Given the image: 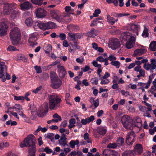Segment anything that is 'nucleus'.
<instances>
[{"label":"nucleus","instance_id":"obj_9","mask_svg":"<svg viewBox=\"0 0 156 156\" xmlns=\"http://www.w3.org/2000/svg\"><path fill=\"white\" fill-rule=\"evenodd\" d=\"M8 26L7 24L3 22L0 23V36L3 37L7 34Z\"/></svg>","mask_w":156,"mask_h":156},{"label":"nucleus","instance_id":"obj_51","mask_svg":"<svg viewBox=\"0 0 156 156\" xmlns=\"http://www.w3.org/2000/svg\"><path fill=\"white\" fill-rule=\"evenodd\" d=\"M34 68L36 70L37 73H40L42 72V69L40 66H34Z\"/></svg>","mask_w":156,"mask_h":156},{"label":"nucleus","instance_id":"obj_29","mask_svg":"<svg viewBox=\"0 0 156 156\" xmlns=\"http://www.w3.org/2000/svg\"><path fill=\"white\" fill-rule=\"evenodd\" d=\"M37 26L39 28L42 30H47L46 23L40 22L38 23Z\"/></svg>","mask_w":156,"mask_h":156},{"label":"nucleus","instance_id":"obj_23","mask_svg":"<svg viewBox=\"0 0 156 156\" xmlns=\"http://www.w3.org/2000/svg\"><path fill=\"white\" fill-rule=\"evenodd\" d=\"M129 15V13H119L115 12H112L111 14V16H112L117 18L126 16Z\"/></svg>","mask_w":156,"mask_h":156},{"label":"nucleus","instance_id":"obj_30","mask_svg":"<svg viewBox=\"0 0 156 156\" xmlns=\"http://www.w3.org/2000/svg\"><path fill=\"white\" fill-rule=\"evenodd\" d=\"M97 131L100 135L103 136L106 133L107 130L104 127H100L98 128Z\"/></svg>","mask_w":156,"mask_h":156},{"label":"nucleus","instance_id":"obj_59","mask_svg":"<svg viewBox=\"0 0 156 156\" xmlns=\"http://www.w3.org/2000/svg\"><path fill=\"white\" fill-rule=\"evenodd\" d=\"M14 99L16 101L23 100H24V98L22 96H14Z\"/></svg>","mask_w":156,"mask_h":156},{"label":"nucleus","instance_id":"obj_49","mask_svg":"<svg viewBox=\"0 0 156 156\" xmlns=\"http://www.w3.org/2000/svg\"><path fill=\"white\" fill-rule=\"evenodd\" d=\"M117 146V144L115 143H109L107 147L109 148H115Z\"/></svg>","mask_w":156,"mask_h":156},{"label":"nucleus","instance_id":"obj_41","mask_svg":"<svg viewBox=\"0 0 156 156\" xmlns=\"http://www.w3.org/2000/svg\"><path fill=\"white\" fill-rule=\"evenodd\" d=\"M98 79L96 77L92 78L90 80V81L93 85H97L98 83Z\"/></svg>","mask_w":156,"mask_h":156},{"label":"nucleus","instance_id":"obj_56","mask_svg":"<svg viewBox=\"0 0 156 156\" xmlns=\"http://www.w3.org/2000/svg\"><path fill=\"white\" fill-rule=\"evenodd\" d=\"M101 13V10L99 9H97L95 10L93 14V16L94 17L98 16L99 14Z\"/></svg>","mask_w":156,"mask_h":156},{"label":"nucleus","instance_id":"obj_17","mask_svg":"<svg viewBox=\"0 0 156 156\" xmlns=\"http://www.w3.org/2000/svg\"><path fill=\"white\" fill-rule=\"evenodd\" d=\"M111 44L113 47V49H115L120 47V44L118 39L114 38L111 40Z\"/></svg>","mask_w":156,"mask_h":156},{"label":"nucleus","instance_id":"obj_40","mask_svg":"<svg viewBox=\"0 0 156 156\" xmlns=\"http://www.w3.org/2000/svg\"><path fill=\"white\" fill-rule=\"evenodd\" d=\"M125 125H126V126H128L127 127L124 126L125 128L127 129H130V130L133 129V126H132V123L130 122V120L128 121V123H125Z\"/></svg>","mask_w":156,"mask_h":156},{"label":"nucleus","instance_id":"obj_11","mask_svg":"<svg viewBox=\"0 0 156 156\" xmlns=\"http://www.w3.org/2000/svg\"><path fill=\"white\" fill-rule=\"evenodd\" d=\"M132 123L133 127L140 128L142 126L141 120L139 117H136L134 118L132 120Z\"/></svg>","mask_w":156,"mask_h":156},{"label":"nucleus","instance_id":"obj_64","mask_svg":"<svg viewBox=\"0 0 156 156\" xmlns=\"http://www.w3.org/2000/svg\"><path fill=\"white\" fill-rule=\"evenodd\" d=\"M42 88V87L41 86H40L39 87H37L36 89H34L32 91L35 94L37 93Z\"/></svg>","mask_w":156,"mask_h":156},{"label":"nucleus","instance_id":"obj_36","mask_svg":"<svg viewBox=\"0 0 156 156\" xmlns=\"http://www.w3.org/2000/svg\"><path fill=\"white\" fill-rule=\"evenodd\" d=\"M84 139L86 141L87 143H91L92 140L89 137V135L87 133H85L84 134Z\"/></svg>","mask_w":156,"mask_h":156},{"label":"nucleus","instance_id":"obj_37","mask_svg":"<svg viewBox=\"0 0 156 156\" xmlns=\"http://www.w3.org/2000/svg\"><path fill=\"white\" fill-rule=\"evenodd\" d=\"M87 34L88 36L92 37H94L97 35L94 28L92 29L90 31L88 32Z\"/></svg>","mask_w":156,"mask_h":156},{"label":"nucleus","instance_id":"obj_21","mask_svg":"<svg viewBox=\"0 0 156 156\" xmlns=\"http://www.w3.org/2000/svg\"><path fill=\"white\" fill-rule=\"evenodd\" d=\"M147 51L145 49L140 48L136 49L134 51L133 55L135 56L141 55L145 53Z\"/></svg>","mask_w":156,"mask_h":156},{"label":"nucleus","instance_id":"obj_20","mask_svg":"<svg viewBox=\"0 0 156 156\" xmlns=\"http://www.w3.org/2000/svg\"><path fill=\"white\" fill-rule=\"evenodd\" d=\"M135 153L139 155L141 154L143 152V148L142 145L140 144H137L134 147Z\"/></svg>","mask_w":156,"mask_h":156},{"label":"nucleus","instance_id":"obj_43","mask_svg":"<svg viewBox=\"0 0 156 156\" xmlns=\"http://www.w3.org/2000/svg\"><path fill=\"white\" fill-rule=\"evenodd\" d=\"M51 46L50 44H48L47 46L45 48V52L47 54H49L50 52L52 51Z\"/></svg>","mask_w":156,"mask_h":156},{"label":"nucleus","instance_id":"obj_3","mask_svg":"<svg viewBox=\"0 0 156 156\" xmlns=\"http://www.w3.org/2000/svg\"><path fill=\"white\" fill-rule=\"evenodd\" d=\"M10 37L13 41H18L20 40L21 34L18 28L12 29L10 33Z\"/></svg>","mask_w":156,"mask_h":156},{"label":"nucleus","instance_id":"obj_34","mask_svg":"<svg viewBox=\"0 0 156 156\" xmlns=\"http://www.w3.org/2000/svg\"><path fill=\"white\" fill-rule=\"evenodd\" d=\"M149 48L151 51H154L156 50V41H153L151 42L149 45Z\"/></svg>","mask_w":156,"mask_h":156},{"label":"nucleus","instance_id":"obj_60","mask_svg":"<svg viewBox=\"0 0 156 156\" xmlns=\"http://www.w3.org/2000/svg\"><path fill=\"white\" fill-rule=\"evenodd\" d=\"M92 64L95 67L98 68H101V65L100 64H98L97 62L94 61L92 62Z\"/></svg>","mask_w":156,"mask_h":156},{"label":"nucleus","instance_id":"obj_31","mask_svg":"<svg viewBox=\"0 0 156 156\" xmlns=\"http://www.w3.org/2000/svg\"><path fill=\"white\" fill-rule=\"evenodd\" d=\"M144 29L142 34V36L144 37H147L149 36L148 29L145 25L144 26Z\"/></svg>","mask_w":156,"mask_h":156},{"label":"nucleus","instance_id":"obj_28","mask_svg":"<svg viewBox=\"0 0 156 156\" xmlns=\"http://www.w3.org/2000/svg\"><path fill=\"white\" fill-rule=\"evenodd\" d=\"M129 120L128 119V115H124L122 117L121 122L123 126H125L126 127H127L125 125V123H128Z\"/></svg>","mask_w":156,"mask_h":156},{"label":"nucleus","instance_id":"obj_8","mask_svg":"<svg viewBox=\"0 0 156 156\" xmlns=\"http://www.w3.org/2000/svg\"><path fill=\"white\" fill-rule=\"evenodd\" d=\"M134 37L129 32L126 31L121 34L120 36V39L122 42H123L127 41Z\"/></svg>","mask_w":156,"mask_h":156},{"label":"nucleus","instance_id":"obj_27","mask_svg":"<svg viewBox=\"0 0 156 156\" xmlns=\"http://www.w3.org/2000/svg\"><path fill=\"white\" fill-rule=\"evenodd\" d=\"M80 142L78 140H71L69 143V145L72 148H74L76 145H78L79 144Z\"/></svg>","mask_w":156,"mask_h":156},{"label":"nucleus","instance_id":"obj_7","mask_svg":"<svg viewBox=\"0 0 156 156\" xmlns=\"http://www.w3.org/2000/svg\"><path fill=\"white\" fill-rule=\"evenodd\" d=\"M34 12L36 17L38 18H43L47 15V11L43 8H37Z\"/></svg>","mask_w":156,"mask_h":156},{"label":"nucleus","instance_id":"obj_61","mask_svg":"<svg viewBox=\"0 0 156 156\" xmlns=\"http://www.w3.org/2000/svg\"><path fill=\"white\" fill-rule=\"evenodd\" d=\"M81 82L80 80H79L77 82V84L75 87V88L77 89L78 90H80L81 88L80 87Z\"/></svg>","mask_w":156,"mask_h":156},{"label":"nucleus","instance_id":"obj_54","mask_svg":"<svg viewBox=\"0 0 156 156\" xmlns=\"http://www.w3.org/2000/svg\"><path fill=\"white\" fill-rule=\"evenodd\" d=\"M57 37H59L62 40H64L66 38V35L64 33L60 34L59 35L57 36Z\"/></svg>","mask_w":156,"mask_h":156},{"label":"nucleus","instance_id":"obj_55","mask_svg":"<svg viewBox=\"0 0 156 156\" xmlns=\"http://www.w3.org/2000/svg\"><path fill=\"white\" fill-rule=\"evenodd\" d=\"M13 108L16 109V111L22 110V106L19 104H15L13 107Z\"/></svg>","mask_w":156,"mask_h":156},{"label":"nucleus","instance_id":"obj_22","mask_svg":"<svg viewBox=\"0 0 156 156\" xmlns=\"http://www.w3.org/2000/svg\"><path fill=\"white\" fill-rule=\"evenodd\" d=\"M135 136V134L134 132L131 131L129 132L126 138V144H129V139H134Z\"/></svg>","mask_w":156,"mask_h":156},{"label":"nucleus","instance_id":"obj_2","mask_svg":"<svg viewBox=\"0 0 156 156\" xmlns=\"http://www.w3.org/2000/svg\"><path fill=\"white\" fill-rule=\"evenodd\" d=\"M16 5L14 3H5L3 6V13L6 15L14 14L15 13Z\"/></svg>","mask_w":156,"mask_h":156},{"label":"nucleus","instance_id":"obj_5","mask_svg":"<svg viewBox=\"0 0 156 156\" xmlns=\"http://www.w3.org/2000/svg\"><path fill=\"white\" fill-rule=\"evenodd\" d=\"M140 29V25L137 23H130L127 26V29L130 30L133 32L136 33V34L138 35L139 31Z\"/></svg>","mask_w":156,"mask_h":156},{"label":"nucleus","instance_id":"obj_63","mask_svg":"<svg viewBox=\"0 0 156 156\" xmlns=\"http://www.w3.org/2000/svg\"><path fill=\"white\" fill-rule=\"evenodd\" d=\"M44 151L48 154H51L52 152V151L48 147H46L44 149Z\"/></svg>","mask_w":156,"mask_h":156},{"label":"nucleus","instance_id":"obj_38","mask_svg":"<svg viewBox=\"0 0 156 156\" xmlns=\"http://www.w3.org/2000/svg\"><path fill=\"white\" fill-rule=\"evenodd\" d=\"M76 37V34L72 33H69L68 34V38H69L70 41L75 42Z\"/></svg>","mask_w":156,"mask_h":156},{"label":"nucleus","instance_id":"obj_39","mask_svg":"<svg viewBox=\"0 0 156 156\" xmlns=\"http://www.w3.org/2000/svg\"><path fill=\"white\" fill-rule=\"evenodd\" d=\"M46 138L50 139L52 142L54 140V135L52 133H48L46 135Z\"/></svg>","mask_w":156,"mask_h":156},{"label":"nucleus","instance_id":"obj_25","mask_svg":"<svg viewBox=\"0 0 156 156\" xmlns=\"http://www.w3.org/2000/svg\"><path fill=\"white\" fill-rule=\"evenodd\" d=\"M7 72V68L5 65V63L3 62H2L0 60V72Z\"/></svg>","mask_w":156,"mask_h":156},{"label":"nucleus","instance_id":"obj_24","mask_svg":"<svg viewBox=\"0 0 156 156\" xmlns=\"http://www.w3.org/2000/svg\"><path fill=\"white\" fill-rule=\"evenodd\" d=\"M47 29H53L56 27L55 23L51 21H49L46 23Z\"/></svg>","mask_w":156,"mask_h":156},{"label":"nucleus","instance_id":"obj_45","mask_svg":"<svg viewBox=\"0 0 156 156\" xmlns=\"http://www.w3.org/2000/svg\"><path fill=\"white\" fill-rule=\"evenodd\" d=\"M32 20L30 18H27L25 21V23L27 26H30L32 25Z\"/></svg>","mask_w":156,"mask_h":156},{"label":"nucleus","instance_id":"obj_4","mask_svg":"<svg viewBox=\"0 0 156 156\" xmlns=\"http://www.w3.org/2000/svg\"><path fill=\"white\" fill-rule=\"evenodd\" d=\"M24 142H25L26 145L28 147H36V139L34 136L33 134L28 135L24 140Z\"/></svg>","mask_w":156,"mask_h":156},{"label":"nucleus","instance_id":"obj_44","mask_svg":"<svg viewBox=\"0 0 156 156\" xmlns=\"http://www.w3.org/2000/svg\"><path fill=\"white\" fill-rule=\"evenodd\" d=\"M111 64L112 66H115L117 68H119L120 63L118 61H112L111 62Z\"/></svg>","mask_w":156,"mask_h":156},{"label":"nucleus","instance_id":"obj_14","mask_svg":"<svg viewBox=\"0 0 156 156\" xmlns=\"http://www.w3.org/2000/svg\"><path fill=\"white\" fill-rule=\"evenodd\" d=\"M70 13H66L63 16H61L59 22L68 23L72 20V18L70 17Z\"/></svg>","mask_w":156,"mask_h":156},{"label":"nucleus","instance_id":"obj_10","mask_svg":"<svg viewBox=\"0 0 156 156\" xmlns=\"http://www.w3.org/2000/svg\"><path fill=\"white\" fill-rule=\"evenodd\" d=\"M50 14L52 18L59 22L61 17V14L59 11L57 9L52 10L50 11Z\"/></svg>","mask_w":156,"mask_h":156},{"label":"nucleus","instance_id":"obj_16","mask_svg":"<svg viewBox=\"0 0 156 156\" xmlns=\"http://www.w3.org/2000/svg\"><path fill=\"white\" fill-rule=\"evenodd\" d=\"M32 7V4L28 2H26L20 5L21 9L23 10H29Z\"/></svg>","mask_w":156,"mask_h":156},{"label":"nucleus","instance_id":"obj_47","mask_svg":"<svg viewBox=\"0 0 156 156\" xmlns=\"http://www.w3.org/2000/svg\"><path fill=\"white\" fill-rule=\"evenodd\" d=\"M31 2L33 3L39 5H41L43 3L42 0H31Z\"/></svg>","mask_w":156,"mask_h":156},{"label":"nucleus","instance_id":"obj_48","mask_svg":"<svg viewBox=\"0 0 156 156\" xmlns=\"http://www.w3.org/2000/svg\"><path fill=\"white\" fill-rule=\"evenodd\" d=\"M117 143L120 145H122L124 142V139L122 137L119 138L117 140Z\"/></svg>","mask_w":156,"mask_h":156},{"label":"nucleus","instance_id":"obj_1","mask_svg":"<svg viewBox=\"0 0 156 156\" xmlns=\"http://www.w3.org/2000/svg\"><path fill=\"white\" fill-rule=\"evenodd\" d=\"M49 107L51 110H56L60 106L62 102L61 98L56 94H52L48 96Z\"/></svg>","mask_w":156,"mask_h":156},{"label":"nucleus","instance_id":"obj_52","mask_svg":"<svg viewBox=\"0 0 156 156\" xmlns=\"http://www.w3.org/2000/svg\"><path fill=\"white\" fill-rule=\"evenodd\" d=\"M100 19L99 18H97L95 19L94 20H93L92 21V22L90 24V26L91 27L94 26H97V22Z\"/></svg>","mask_w":156,"mask_h":156},{"label":"nucleus","instance_id":"obj_53","mask_svg":"<svg viewBox=\"0 0 156 156\" xmlns=\"http://www.w3.org/2000/svg\"><path fill=\"white\" fill-rule=\"evenodd\" d=\"M88 123H89L90 122H92L94 120V115H91L89 117L86 118Z\"/></svg>","mask_w":156,"mask_h":156},{"label":"nucleus","instance_id":"obj_19","mask_svg":"<svg viewBox=\"0 0 156 156\" xmlns=\"http://www.w3.org/2000/svg\"><path fill=\"white\" fill-rule=\"evenodd\" d=\"M135 38L134 37L126 41V47L128 49H130L132 48L135 44Z\"/></svg>","mask_w":156,"mask_h":156},{"label":"nucleus","instance_id":"obj_46","mask_svg":"<svg viewBox=\"0 0 156 156\" xmlns=\"http://www.w3.org/2000/svg\"><path fill=\"white\" fill-rule=\"evenodd\" d=\"M146 106H147V110L148 111H151L152 110V105L146 102V101H144L142 102Z\"/></svg>","mask_w":156,"mask_h":156},{"label":"nucleus","instance_id":"obj_58","mask_svg":"<svg viewBox=\"0 0 156 156\" xmlns=\"http://www.w3.org/2000/svg\"><path fill=\"white\" fill-rule=\"evenodd\" d=\"M7 50L9 51H14L16 50V48L13 46L9 45L7 49Z\"/></svg>","mask_w":156,"mask_h":156},{"label":"nucleus","instance_id":"obj_13","mask_svg":"<svg viewBox=\"0 0 156 156\" xmlns=\"http://www.w3.org/2000/svg\"><path fill=\"white\" fill-rule=\"evenodd\" d=\"M67 139L66 135L64 133L62 134L60 139L58 141V144L62 147H65V146H68L67 144Z\"/></svg>","mask_w":156,"mask_h":156},{"label":"nucleus","instance_id":"obj_57","mask_svg":"<svg viewBox=\"0 0 156 156\" xmlns=\"http://www.w3.org/2000/svg\"><path fill=\"white\" fill-rule=\"evenodd\" d=\"M70 94L69 93H66L65 95V100L66 103L70 104L69 100L70 98Z\"/></svg>","mask_w":156,"mask_h":156},{"label":"nucleus","instance_id":"obj_12","mask_svg":"<svg viewBox=\"0 0 156 156\" xmlns=\"http://www.w3.org/2000/svg\"><path fill=\"white\" fill-rule=\"evenodd\" d=\"M57 68L60 77L61 78H64L65 77L67 73L64 67L61 65L59 64L57 66Z\"/></svg>","mask_w":156,"mask_h":156},{"label":"nucleus","instance_id":"obj_33","mask_svg":"<svg viewBox=\"0 0 156 156\" xmlns=\"http://www.w3.org/2000/svg\"><path fill=\"white\" fill-rule=\"evenodd\" d=\"M111 150L105 149L102 151V154L104 156H111L112 153Z\"/></svg>","mask_w":156,"mask_h":156},{"label":"nucleus","instance_id":"obj_50","mask_svg":"<svg viewBox=\"0 0 156 156\" xmlns=\"http://www.w3.org/2000/svg\"><path fill=\"white\" fill-rule=\"evenodd\" d=\"M139 110L141 112H147V108L145 106H143L142 105H140L139 107Z\"/></svg>","mask_w":156,"mask_h":156},{"label":"nucleus","instance_id":"obj_6","mask_svg":"<svg viewBox=\"0 0 156 156\" xmlns=\"http://www.w3.org/2000/svg\"><path fill=\"white\" fill-rule=\"evenodd\" d=\"M51 87L54 89L59 88L62 84V81L57 76L51 77Z\"/></svg>","mask_w":156,"mask_h":156},{"label":"nucleus","instance_id":"obj_32","mask_svg":"<svg viewBox=\"0 0 156 156\" xmlns=\"http://www.w3.org/2000/svg\"><path fill=\"white\" fill-rule=\"evenodd\" d=\"M122 156H135L134 152L132 151H126L123 153Z\"/></svg>","mask_w":156,"mask_h":156},{"label":"nucleus","instance_id":"obj_42","mask_svg":"<svg viewBox=\"0 0 156 156\" xmlns=\"http://www.w3.org/2000/svg\"><path fill=\"white\" fill-rule=\"evenodd\" d=\"M99 104V100L98 99H97L94 103L91 104V105L90 107L91 108L94 109L98 106Z\"/></svg>","mask_w":156,"mask_h":156},{"label":"nucleus","instance_id":"obj_35","mask_svg":"<svg viewBox=\"0 0 156 156\" xmlns=\"http://www.w3.org/2000/svg\"><path fill=\"white\" fill-rule=\"evenodd\" d=\"M151 63L150 64V69H156V61L154 59L151 60Z\"/></svg>","mask_w":156,"mask_h":156},{"label":"nucleus","instance_id":"obj_15","mask_svg":"<svg viewBox=\"0 0 156 156\" xmlns=\"http://www.w3.org/2000/svg\"><path fill=\"white\" fill-rule=\"evenodd\" d=\"M37 40V37L35 35L32 34L30 35L28 42L30 44V46L34 47L37 45V43L36 42Z\"/></svg>","mask_w":156,"mask_h":156},{"label":"nucleus","instance_id":"obj_26","mask_svg":"<svg viewBox=\"0 0 156 156\" xmlns=\"http://www.w3.org/2000/svg\"><path fill=\"white\" fill-rule=\"evenodd\" d=\"M36 147H30L29 148L28 154V156H35Z\"/></svg>","mask_w":156,"mask_h":156},{"label":"nucleus","instance_id":"obj_18","mask_svg":"<svg viewBox=\"0 0 156 156\" xmlns=\"http://www.w3.org/2000/svg\"><path fill=\"white\" fill-rule=\"evenodd\" d=\"M107 22L111 25H114L118 20V18L115 19L109 14L107 15Z\"/></svg>","mask_w":156,"mask_h":156},{"label":"nucleus","instance_id":"obj_62","mask_svg":"<svg viewBox=\"0 0 156 156\" xmlns=\"http://www.w3.org/2000/svg\"><path fill=\"white\" fill-rule=\"evenodd\" d=\"M111 156H119L120 154L118 152L113 150H112Z\"/></svg>","mask_w":156,"mask_h":156}]
</instances>
